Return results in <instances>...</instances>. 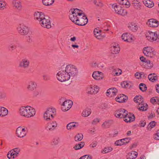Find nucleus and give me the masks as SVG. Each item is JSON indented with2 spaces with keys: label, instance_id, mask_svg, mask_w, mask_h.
Returning <instances> with one entry per match:
<instances>
[{
  "label": "nucleus",
  "instance_id": "26",
  "mask_svg": "<svg viewBox=\"0 0 159 159\" xmlns=\"http://www.w3.org/2000/svg\"><path fill=\"white\" fill-rule=\"evenodd\" d=\"M138 108L139 110L142 111L147 110L148 108V106L147 103H144V102L139 104H138Z\"/></svg>",
  "mask_w": 159,
  "mask_h": 159
},
{
  "label": "nucleus",
  "instance_id": "40",
  "mask_svg": "<svg viewBox=\"0 0 159 159\" xmlns=\"http://www.w3.org/2000/svg\"><path fill=\"white\" fill-rule=\"evenodd\" d=\"M54 2V0H42L43 4L47 6L52 5Z\"/></svg>",
  "mask_w": 159,
  "mask_h": 159
},
{
  "label": "nucleus",
  "instance_id": "45",
  "mask_svg": "<svg viewBox=\"0 0 159 159\" xmlns=\"http://www.w3.org/2000/svg\"><path fill=\"white\" fill-rule=\"evenodd\" d=\"M6 98V93L4 91L0 90V99H5Z\"/></svg>",
  "mask_w": 159,
  "mask_h": 159
},
{
  "label": "nucleus",
  "instance_id": "36",
  "mask_svg": "<svg viewBox=\"0 0 159 159\" xmlns=\"http://www.w3.org/2000/svg\"><path fill=\"white\" fill-rule=\"evenodd\" d=\"M91 111L90 109H85L82 112L81 114L82 116L84 117H87L91 114Z\"/></svg>",
  "mask_w": 159,
  "mask_h": 159
},
{
  "label": "nucleus",
  "instance_id": "37",
  "mask_svg": "<svg viewBox=\"0 0 159 159\" xmlns=\"http://www.w3.org/2000/svg\"><path fill=\"white\" fill-rule=\"evenodd\" d=\"M101 30L97 29V28L95 29L93 31L94 35L98 39H101V34L100 32Z\"/></svg>",
  "mask_w": 159,
  "mask_h": 159
},
{
  "label": "nucleus",
  "instance_id": "11",
  "mask_svg": "<svg viewBox=\"0 0 159 159\" xmlns=\"http://www.w3.org/2000/svg\"><path fill=\"white\" fill-rule=\"evenodd\" d=\"M27 129L19 127L16 130V135L19 138H23L26 135Z\"/></svg>",
  "mask_w": 159,
  "mask_h": 159
},
{
  "label": "nucleus",
  "instance_id": "49",
  "mask_svg": "<svg viewBox=\"0 0 159 159\" xmlns=\"http://www.w3.org/2000/svg\"><path fill=\"white\" fill-rule=\"evenodd\" d=\"M156 123L154 121H152L151 122L148 126V129H151L152 128L154 127Z\"/></svg>",
  "mask_w": 159,
  "mask_h": 159
},
{
  "label": "nucleus",
  "instance_id": "52",
  "mask_svg": "<svg viewBox=\"0 0 159 159\" xmlns=\"http://www.w3.org/2000/svg\"><path fill=\"white\" fill-rule=\"evenodd\" d=\"M92 157L91 156L86 155H84L81 157L79 159H92Z\"/></svg>",
  "mask_w": 159,
  "mask_h": 159
},
{
  "label": "nucleus",
  "instance_id": "46",
  "mask_svg": "<svg viewBox=\"0 0 159 159\" xmlns=\"http://www.w3.org/2000/svg\"><path fill=\"white\" fill-rule=\"evenodd\" d=\"M124 143H123L122 139H120L115 141L114 144L116 146H121L124 145Z\"/></svg>",
  "mask_w": 159,
  "mask_h": 159
},
{
  "label": "nucleus",
  "instance_id": "44",
  "mask_svg": "<svg viewBox=\"0 0 159 159\" xmlns=\"http://www.w3.org/2000/svg\"><path fill=\"white\" fill-rule=\"evenodd\" d=\"M112 150V148L111 147H106L102 150L101 152L102 153H106L111 151Z\"/></svg>",
  "mask_w": 159,
  "mask_h": 159
},
{
  "label": "nucleus",
  "instance_id": "56",
  "mask_svg": "<svg viewBox=\"0 0 159 159\" xmlns=\"http://www.w3.org/2000/svg\"><path fill=\"white\" fill-rule=\"evenodd\" d=\"M118 2L120 5H125L126 4L127 0H117Z\"/></svg>",
  "mask_w": 159,
  "mask_h": 159
},
{
  "label": "nucleus",
  "instance_id": "2",
  "mask_svg": "<svg viewBox=\"0 0 159 159\" xmlns=\"http://www.w3.org/2000/svg\"><path fill=\"white\" fill-rule=\"evenodd\" d=\"M34 18L42 27L48 29L51 27L49 17L45 16L43 13L39 11L35 12Z\"/></svg>",
  "mask_w": 159,
  "mask_h": 159
},
{
  "label": "nucleus",
  "instance_id": "58",
  "mask_svg": "<svg viewBox=\"0 0 159 159\" xmlns=\"http://www.w3.org/2000/svg\"><path fill=\"white\" fill-rule=\"evenodd\" d=\"M9 48H10L11 49V50L12 51L15 49L16 48V46L14 44H11L9 45Z\"/></svg>",
  "mask_w": 159,
  "mask_h": 159
},
{
  "label": "nucleus",
  "instance_id": "55",
  "mask_svg": "<svg viewBox=\"0 0 159 159\" xmlns=\"http://www.w3.org/2000/svg\"><path fill=\"white\" fill-rule=\"evenodd\" d=\"M154 139L156 140H159V129L157 130V133L154 135Z\"/></svg>",
  "mask_w": 159,
  "mask_h": 159
},
{
  "label": "nucleus",
  "instance_id": "19",
  "mask_svg": "<svg viewBox=\"0 0 159 159\" xmlns=\"http://www.w3.org/2000/svg\"><path fill=\"white\" fill-rule=\"evenodd\" d=\"M117 92V89L115 88H111L107 90L106 92V95L108 96L112 97L115 96Z\"/></svg>",
  "mask_w": 159,
  "mask_h": 159
},
{
  "label": "nucleus",
  "instance_id": "17",
  "mask_svg": "<svg viewBox=\"0 0 159 159\" xmlns=\"http://www.w3.org/2000/svg\"><path fill=\"white\" fill-rule=\"evenodd\" d=\"M135 116L132 113L126 114L124 118V120L126 122H131L134 121Z\"/></svg>",
  "mask_w": 159,
  "mask_h": 159
},
{
  "label": "nucleus",
  "instance_id": "7",
  "mask_svg": "<svg viewBox=\"0 0 159 159\" xmlns=\"http://www.w3.org/2000/svg\"><path fill=\"white\" fill-rule=\"evenodd\" d=\"M146 36L147 39L151 41H156L158 39V35L157 32H153L151 31H148L146 33Z\"/></svg>",
  "mask_w": 159,
  "mask_h": 159
},
{
  "label": "nucleus",
  "instance_id": "27",
  "mask_svg": "<svg viewBox=\"0 0 159 159\" xmlns=\"http://www.w3.org/2000/svg\"><path fill=\"white\" fill-rule=\"evenodd\" d=\"M70 11L71 13H74V14L77 15L79 17H81V16L84 13H82V11L81 10L76 8H74L73 9H71Z\"/></svg>",
  "mask_w": 159,
  "mask_h": 159
},
{
  "label": "nucleus",
  "instance_id": "54",
  "mask_svg": "<svg viewBox=\"0 0 159 159\" xmlns=\"http://www.w3.org/2000/svg\"><path fill=\"white\" fill-rule=\"evenodd\" d=\"M5 7V4L3 0H0V10H3Z\"/></svg>",
  "mask_w": 159,
  "mask_h": 159
},
{
  "label": "nucleus",
  "instance_id": "48",
  "mask_svg": "<svg viewBox=\"0 0 159 159\" xmlns=\"http://www.w3.org/2000/svg\"><path fill=\"white\" fill-rule=\"evenodd\" d=\"M59 141V137L54 138L53 139L52 144V145H56L58 144Z\"/></svg>",
  "mask_w": 159,
  "mask_h": 159
},
{
  "label": "nucleus",
  "instance_id": "42",
  "mask_svg": "<svg viewBox=\"0 0 159 159\" xmlns=\"http://www.w3.org/2000/svg\"><path fill=\"white\" fill-rule=\"evenodd\" d=\"M83 136L82 134H78L75 135L74 138L75 141H80L83 139Z\"/></svg>",
  "mask_w": 159,
  "mask_h": 159
},
{
  "label": "nucleus",
  "instance_id": "18",
  "mask_svg": "<svg viewBox=\"0 0 159 159\" xmlns=\"http://www.w3.org/2000/svg\"><path fill=\"white\" fill-rule=\"evenodd\" d=\"M147 24L150 27H155L158 26L159 22L156 19H151L148 20Z\"/></svg>",
  "mask_w": 159,
  "mask_h": 159
},
{
  "label": "nucleus",
  "instance_id": "41",
  "mask_svg": "<svg viewBox=\"0 0 159 159\" xmlns=\"http://www.w3.org/2000/svg\"><path fill=\"white\" fill-rule=\"evenodd\" d=\"M122 71L121 70L117 68L116 69H114L112 72V73L114 75H119L121 74Z\"/></svg>",
  "mask_w": 159,
  "mask_h": 159
},
{
  "label": "nucleus",
  "instance_id": "22",
  "mask_svg": "<svg viewBox=\"0 0 159 159\" xmlns=\"http://www.w3.org/2000/svg\"><path fill=\"white\" fill-rule=\"evenodd\" d=\"M128 99V97L123 94H120L118 95L115 98L116 101L119 102H125Z\"/></svg>",
  "mask_w": 159,
  "mask_h": 159
},
{
  "label": "nucleus",
  "instance_id": "57",
  "mask_svg": "<svg viewBox=\"0 0 159 159\" xmlns=\"http://www.w3.org/2000/svg\"><path fill=\"white\" fill-rule=\"evenodd\" d=\"M140 75L139 77H137V79H139L142 78V77H143L144 76H146L145 75H146L145 73H144L143 72H140L139 73Z\"/></svg>",
  "mask_w": 159,
  "mask_h": 159
},
{
  "label": "nucleus",
  "instance_id": "28",
  "mask_svg": "<svg viewBox=\"0 0 159 159\" xmlns=\"http://www.w3.org/2000/svg\"><path fill=\"white\" fill-rule=\"evenodd\" d=\"M129 28L134 32H136L138 29V26L134 23H131L129 24Z\"/></svg>",
  "mask_w": 159,
  "mask_h": 159
},
{
  "label": "nucleus",
  "instance_id": "3",
  "mask_svg": "<svg viewBox=\"0 0 159 159\" xmlns=\"http://www.w3.org/2000/svg\"><path fill=\"white\" fill-rule=\"evenodd\" d=\"M19 114L22 116L29 118L34 116L35 114V110L31 107L22 106L19 109Z\"/></svg>",
  "mask_w": 159,
  "mask_h": 159
},
{
  "label": "nucleus",
  "instance_id": "12",
  "mask_svg": "<svg viewBox=\"0 0 159 159\" xmlns=\"http://www.w3.org/2000/svg\"><path fill=\"white\" fill-rule=\"evenodd\" d=\"M17 29L19 33L22 35H26L29 31L27 27L23 24H20Z\"/></svg>",
  "mask_w": 159,
  "mask_h": 159
},
{
  "label": "nucleus",
  "instance_id": "24",
  "mask_svg": "<svg viewBox=\"0 0 159 159\" xmlns=\"http://www.w3.org/2000/svg\"><path fill=\"white\" fill-rule=\"evenodd\" d=\"M138 153L136 152L132 151L129 152L126 156L127 159H134L136 158L138 155Z\"/></svg>",
  "mask_w": 159,
  "mask_h": 159
},
{
  "label": "nucleus",
  "instance_id": "25",
  "mask_svg": "<svg viewBox=\"0 0 159 159\" xmlns=\"http://www.w3.org/2000/svg\"><path fill=\"white\" fill-rule=\"evenodd\" d=\"M111 51L114 54H117L119 52L120 48L118 44H115L113 45L111 47Z\"/></svg>",
  "mask_w": 159,
  "mask_h": 159
},
{
  "label": "nucleus",
  "instance_id": "21",
  "mask_svg": "<svg viewBox=\"0 0 159 159\" xmlns=\"http://www.w3.org/2000/svg\"><path fill=\"white\" fill-rule=\"evenodd\" d=\"M13 7L19 11L21 10L22 7L21 2L19 0H13L12 1Z\"/></svg>",
  "mask_w": 159,
  "mask_h": 159
},
{
  "label": "nucleus",
  "instance_id": "61",
  "mask_svg": "<svg viewBox=\"0 0 159 159\" xmlns=\"http://www.w3.org/2000/svg\"><path fill=\"white\" fill-rule=\"evenodd\" d=\"M99 121V120L98 118L94 119L93 121L92 124L93 125L96 124Z\"/></svg>",
  "mask_w": 159,
  "mask_h": 159
},
{
  "label": "nucleus",
  "instance_id": "39",
  "mask_svg": "<svg viewBox=\"0 0 159 159\" xmlns=\"http://www.w3.org/2000/svg\"><path fill=\"white\" fill-rule=\"evenodd\" d=\"M93 3L96 7L99 8H101L103 6V3L100 0H94Z\"/></svg>",
  "mask_w": 159,
  "mask_h": 159
},
{
  "label": "nucleus",
  "instance_id": "62",
  "mask_svg": "<svg viewBox=\"0 0 159 159\" xmlns=\"http://www.w3.org/2000/svg\"><path fill=\"white\" fill-rule=\"evenodd\" d=\"M152 104H154L155 103H157V99H156L154 98H151L150 100Z\"/></svg>",
  "mask_w": 159,
  "mask_h": 159
},
{
  "label": "nucleus",
  "instance_id": "15",
  "mask_svg": "<svg viewBox=\"0 0 159 159\" xmlns=\"http://www.w3.org/2000/svg\"><path fill=\"white\" fill-rule=\"evenodd\" d=\"M57 123L55 121L49 122L46 124L45 129L47 131H52L57 127Z\"/></svg>",
  "mask_w": 159,
  "mask_h": 159
},
{
  "label": "nucleus",
  "instance_id": "32",
  "mask_svg": "<svg viewBox=\"0 0 159 159\" xmlns=\"http://www.w3.org/2000/svg\"><path fill=\"white\" fill-rule=\"evenodd\" d=\"M143 2L146 6L149 8H151L154 6L153 2L150 0H143Z\"/></svg>",
  "mask_w": 159,
  "mask_h": 159
},
{
  "label": "nucleus",
  "instance_id": "16",
  "mask_svg": "<svg viewBox=\"0 0 159 159\" xmlns=\"http://www.w3.org/2000/svg\"><path fill=\"white\" fill-rule=\"evenodd\" d=\"M30 64V61L26 58H24L20 61L18 66L20 68L26 69L29 67Z\"/></svg>",
  "mask_w": 159,
  "mask_h": 159
},
{
  "label": "nucleus",
  "instance_id": "47",
  "mask_svg": "<svg viewBox=\"0 0 159 159\" xmlns=\"http://www.w3.org/2000/svg\"><path fill=\"white\" fill-rule=\"evenodd\" d=\"M121 85L123 88H129V84L127 81H123L121 84Z\"/></svg>",
  "mask_w": 159,
  "mask_h": 159
},
{
  "label": "nucleus",
  "instance_id": "5",
  "mask_svg": "<svg viewBox=\"0 0 159 159\" xmlns=\"http://www.w3.org/2000/svg\"><path fill=\"white\" fill-rule=\"evenodd\" d=\"M143 52L145 55L150 57H153L156 54L153 49L150 47H144L143 49Z\"/></svg>",
  "mask_w": 159,
  "mask_h": 159
},
{
  "label": "nucleus",
  "instance_id": "60",
  "mask_svg": "<svg viewBox=\"0 0 159 159\" xmlns=\"http://www.w3.org/2000/svg\"><path fill=\"white\" fill-rule=\"evenodd\" d=\"M153 66V64L151 63L148 65H145V68L146 69H149L151 68Z\"/></svg>",
  "mask_w": 159,
  "mask_h": 159
},
{
  "label": "nucleus",
  "instance_id": "1",
  "mask_svg": "<svg viewBox=\"0 0 159 159\" xmlns=\"http://www.w3.org/2000/svg\"><path fill=\"white\" fill-rule=\"evenodd\" d=\"M78 73L77 68L73 65H68L65 69H60L57 75V78L59 81L62 82L68 80L70 78H73Z\"/></svg>",
  "mask_w": 159,
  "mask_h": 159
},
{
  "label": "nucleus",
  "instance_id": "38",
  "mask_svg": "<svg viewBox=\"0 0 159 159\" xmlns=\"http://www.w3.org/2000/svg\"><path fill=\"white\" fill-rule=\"evenodd\" d=\"M85 143L84 142H80L78 144H76L74 147L73 148L76 150L80 149L84 147Z\"/></svg>",
  "mask_w": 159,
  "mask_h": 159
},
{
  "label": "nucleus",
  "instance_id": "43",
  "mask_svg": "<svg viewBox=\"0 0 159 159\" xmlns=\"http://www.w3.org/2000/svg\"><path fill=\"white\" fill-rule=\"evenodd\" d=\"M139 88L142 91L144 92L147 89V87L146 85L143 83H141L139 85Z\"/></svg>",
  "mask_w": 159,
  "mask_h": 159
},
{
  "label": "nucleus",
  "instance_id": "35",
  "mask_svg": "<svg viewBox=\"0 0 159 159\" xmlns=\"http://www.w3.org/2000/svg\"><path fill=\"white\" fill-rule=\"evenodd\" d=\"M132 4L134 8L137 10H140L141 8V3L138 1L134 0L133 1Z\"/></svg>",
  "mask_w": 159,
  "mask_h": 159
},
{
  "label": "nucleus",
  "instance_id": "33",
  "mask_svg": "<svg viewBox=\"0 0 159 159\" xmlns=\"http://www.w3.org/2000/svg\"><path fill=\"white\" fill-rule=\"evenodd\" d=\"M134 101L136 103L139 104L144 102L143 98L140 95L136 96L134 98Z\"/></svg>",
  "mask_w": 159,
  "mask_h": 159
},
{
  "label": "nucleus",
  "instance_id": "51",
  "mask_svg": "<svg viewBox=\"0 0 159 159\" xmlns=\"http://www.w3.org/2000/svg\"><path fill=\"white\" fill-rule=\"evenodd\" d=\"M111 120H108L107 121H105L104 122L102 125L104 127H107L110 125V123L111 122H112Z\"/></svg>",
  "mask_w": 159,
  "mask_h": 159
},
{
  "label": "nucleus",
  "instance_id": "34",
  "mask_svg": "<svg viewBox=\"0 0 159 159\" xmlns=\"http://www.w3.org/2000/svg\"><path fill=\"white\" fill-rule=\"evenodd\" d=\"M79 17V16L74 14V13H71V14H70L69 16L70 18V20L75 24L76 23V20L78 19Z\"/></svg>",
  "mask_w": 159,
  "mask_h": 159
},
{
  "label": "nucleus",
  "instance_id": "9",
  "mask_svg": "<svg viewBox=\"0 0 159 159\" xmlns=\"http://www.w3.org/2000/svg\"><path fill=\"white\" fill-rule=\"evenodd\" d=\"M73 104L72 101L70 100H66L63 102L61 105V109L63 111H66L71 107Z\"/></svg>",
  "mask_w": 159,
  "mask_h": 159
},
{
  "label": "nucleus",
  "instance_id": "50",
  "mask_svg": "<svg viewBox=\"0 0 159 159\" xmlns=\"http://www.w3.org/2000/svg\"><path fill=\"white\" fill-rule=\"evenodd\" d=\"M128 33H125L123 34L121 36V38L122 39L124 40V41L129 40L128 39Z\"/></svg>",
  "mask_w": 159,
  "mask_h": 159
},
{
  "label": "nucleus",
  "instance_id": "4",
  "mask_svg": "<svg viewBox=\"0 0 159 159\" xmlns=\"http://www.w3.org/2000/svg\"><path fill=\"white\" fill-rule=\"evenodd\" d=\"M56 111L55 109L54 108H49L48 109L43 115L44 119L47 121L52 120L54 118L53 115Z\"/></svg>",
  "mask_w": 159,
  "mask_h": 159
},
{
  "label": "nucleus",
  "instance_id": "31",
  "mask_svg": "<svg viewBox=\"0 0 159 159\" xmlns=\"http://www.w3.org/2000/svg\"><path fill=\"white\" fill-rule=\"evenodd\" d=\"M78 125V123L75 122H71L66 125V128L68 130L74 129Z\"/></svg>",
  "mask_w": 159,
  "mask_h": 159
},
{
  "label": "nucleus",
  "instance_id": "30",
  "mask_svg": "<svg viewBox=\"0 0 159 159\" xmlns=\"http://www.w3.org/2000/svg\"><path fill=\"white\" fill-rule=\"evenodd\" d=\"M148 79L150 81L153 82L158 80V77L155 73L150 74L148 77Z\"/></svg>",
  "mask_w": 159,
  "mask_h": 159
},
{
  "label": "nucleus",
  "instance_id": "8",
  "mask_svg": "<svg viewBox=\"0 0 159 159\" xmlns=\"http://www.w3.org/2000/svg\"><path fill=\"white\" fill-rule=\"evenodd\" d=\"M112 7L114 9L116 12L118 14L122 16H125L126 14V11L122 9L120 5L114 4L112 6Z\"/></svg>",
  "mask_w": 159,
  "mask_h": 159
},
{
  "label": "nucleus",
  "instance_id": "20",
  "mask_svg": "<svg viewBox=\"0 0 159 159\" xmlns=\"http://www.w3.org/2000/svg\"><path fill=\"white\" fill-rule=\"evenodd\" d=\"M87 93L89 94H96L99 90V87L96 85H94L93 87H90L87 88Z\"/></svg>",
  "mask_w": 159,
  "mask_h": 159
},
{
  "label": "nucleus",
  "instance_id": "29",
  "mask_svg": "<svg viewBox=\"0 0 159 159\" xmlns=\"http://www.w3.org/2000/svg\"><path fill=\"white\" fill-rule=\"evenodd\" d=\"M8 113V111L6 108L0 107V116L3 117L7 115Z\"/></svg>",
  "mask_w": 159,
  "mask_h": 159
},
{
  "label": "nucleus",
  "instance_id": "13",
  "mask_svg": "<svg viewBox=\"0 0 159 159\" xmlns=\"http://www.w3.org/2000/svg\"><path fill=\"white\" fill-rule=\"evenodd\" d=\"M20 152L18 148H15L11 150L7 154V156L9 159H14L16 157Z\"/></svg>",
  "mask_w": 159,
  "mask_h": 159
},
{
  "label": "nucleus",
  "instance_id": "53",
  "mask_svg": "<svg viewBox=\"0 0 159 159\" xmlns=\"http://www.w3.org/2000/svg\"><path fill=\"white\" fill-rule=\"evenodd\" d=\"M131 140V139L129 138H124L122 139L123 143H124V145L126 144L129 143Z\"/></svg>",
  "mask_w": 159,
  "mask_h": 159
},
{
  "label": "nucleus",
  "instance_id": "63",
  "mask_svg": "<svg viewBox=\"0 0 159 159\" xmlns=\"http://www.w3.org/2000/svg\"><path fill=\"white\" fill-rule=\"evenodd\" d=\"M32 37L30 36H28L26 37V40L29 42H30L32 41Z\"/></svg>",
  "mask_w": 159,
  "mask_h": 159
},
{
  "label": "nucleus",
  "instance_id": "59",
  "mask_svg": "<svg viewBox=\"0 0 159 159\" xmlns=\"http://www.w3.org/2000/svg\"><path fill=\"white\" fill-rule=\"evenodd\" d=\"M43 80H44L46 81L49 80V77L47 75H43Z\"/></svg>",
  "mask_w": 159,
  "mask_h": 159
},
{
  "label": "nucleus",
  "instance_id": "64",
  "mask_svg": "<svg viewBox=\"0 0 159 159\" xmlns=\"http://www.w3.org/2000/svg\"><path fill=\"white\" fill-rule=\"evenodd\" d=\"M146 125V122L145 121L141 120L140 121V125L141 127H143Z\"/></svg>",
  "mask_w": 159,
  "mask_h": 159
},
{
  "label": "nucleus",
  "instance_id": "6",
  "mask_svg": "<svg viewBox=\"0 0 159 159\" xmlns=\"http://www.w3.org/2000/svg\"><path fill=\"white\" fill-rule=\"evenodd\" d=\"M88 22L87 17L84 13L81 17H79L78 19L76 20L75 24L78 25L84 26Z\"/></svg>",
  "mask_w": 159,
  "mask_h": 159
},
{
  "label": "nucleus",
  "instance_id": "10",
  "mask_svg": "<svg viewBox=\"0 0 159 159\" xmlns=\"http://www.w3.org/2000/svg\"><path fill=\"white\" fill-rule=\"evenodd\" d=\"M37 88V84L34 80L28 81L26 86L27 90L29 91H33Z\"/></svg>",
  "mask_w": 159,
  "mask_h": 159
},
{
  "label": "nucleus",
  "instance_id": "23",
  "mask_svg": "<svg viewBox=\"0 0 159 159\" xmlns=\"http://www.w3.org/2000/svg\"><path fill=\"white\" fill-rule=\"evenodd\" d=\"M102 72L98 71L94 72L92 74V76L94 79L96 80H100L103 78Z\"/></svg>",
  "mask_w": 159,
  "mask_h": 159
},
{
  "label": "nucleus",
  "instance_id": "14",
  "mask_svg": "<svg viewBox=\"0 0 159 159\" xmlns=\"http://www.w3.org/2000/svg\"><path fill=\"white\" fill-rule=\"evenodd\" d=\"M127 112H128V111L125 109L120 108L115 111L114 112V115L116 117L120 118H124Z\"/></svg>",
  "mask_w": 159,
  "mask_h": 159
}]
</instances>
